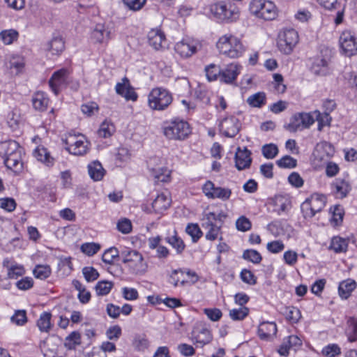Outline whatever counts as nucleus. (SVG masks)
<instances>
[{
  "label": "nucleus",
  "instance_id": "f257e3e1",
  "mask_svg": "<svg viewBox=\"0 0 357 357\" xmlns=\"http://www.w3.org/2000/svg\"><path fill=\"white\" fill-rule=\"evenodd\" d=\"M0 155L6 167L17 174L23 169L22 149L14 140L0 143Z\"/></svg>",
  "mask_w": 357,
  "mask_h": 357
},
{
  "label": "nucleus",
  "instance_id": "f03ea898",
  "mask_svg": "<svg viewBox=\"0 0 357 357\" xmlns=\"http://www.w3.org/2000/svg\"><path fill=\"white\" fill-rule=\"evenodd\" d=\"M216 47L220 54L229 59L242 56L246 50L240 38L229 33L222 36L218 39Z\"/></svg>",
  "mask_w": 357,
  "mask_h": 357
},
{
  "label": "nucleus",
  "instance_id": "7ed1b4c3",
  "mask_svg": "<svg viewBox=\"0 0 357 357\" xmlns=\"http://www.w3.org/2000/svg\"><path fill=\"white\" fill-rule=\"evenodd\" d=\"M164 135L171 140H184L191 133L189 123L180 118L166 121L162 125Z\"/></svg>",
  "mask_w": 357,
  "mask_h": 357
},
{
  "label": "nucleus",
  "instance_id": "20e7f679",
  "mask_svg": "<svg viewBox=\"0 0 357 357\" xmlns=\"http://www.w3.org/2000/svg\"><path fill=\"white\" fill-rule=\"evenodd\" d=\"M173 101L172 93L163 87H155L147 96V105L151 110L165 111Z\"/></svg>",
  "mask_w": 357,
  "mask_h": 357
},
{
  "label": "nucleus",
  "instance_id": "39448f33",
  "mask_svg": "<svg viewBox=\"0 0 357 357\" xmlns=\"http://www.w3.org/2000/svg\"><path fill=\"white\" fill-rule=\"evenodd\" d=\"M252 14L265 20H274L277 16V9L273 2L268 0H252L250 3Z\"/></svg>",
  "mask_w": 357,
  "mask_h": 357
},
{
  "label": "nucleus",
  "instance_id": "423d86ee",
  "mask_svg": "<svg viewBox=\"0 0 357 357\" xmlns=\"http://www.w3.org/2000/svg\"><path fill=\"white\" fill-rule=\"evenodd\" d=\"M121 257L122 262L127 264L132 273L138 274L146 271V264L143 256L137 250L125 248L121 252Z\"/></svg>",
  "mask_w": 357,
  "mask_h": 357
},
{
  "label": "nucleus",
  "instance_id": "0eeeda50",
  "mask_svg": "<svg viewBox=\"0 0 357 357\" xmlns=\"http://www.w3.org/2000/svg\"><path fill=\"white\" fill-rule=\"evenodd\" d=\"M67 151L75 155H83L89 150L90 143L87 141L84 135L78 133H70L65 139Z\"/></svg>",
  "mask_w": 357,
  "mask_h": 357
},
{
  "label": "nucleus",
  "instance_id": "6e6552de",
  "mask_svg": "<svg viewBox=\"0 0 357 357\" xmlns=\"http://www.w3.org/2000/svg\"><path fill=\"white\" fill-rule=\"evenodd\" d=\"M210 12L215 18L221 21L234 20L238 16L234 6L223 1L211 4Z\"/></svg>",
  "mask_w": 357,
  "mask_h": 357
},
{
  "label": "nucleus",
  "instance_id": "1a4fd4ad",
  "mask_svg": "<svg viewBox=\"0 0 357 357\" xmlns=\"http://www.w3.org/2000/svg\"><path fill=\"white\" fill-rule=\"evenodd\" d=\"M298 42V34L294 29H284L278 35V47L280 52L289 54Z\"/></svg>",
  "mask_w": 357,
  "mask_h": 357
},
{
  "label": "nucleus",
  "instance_id": "9d476101",
  "mask_svg": "<svg viewBox=\"0 0 357 357\" xmlns=\"http://www.w3.org/2000/svg\"><path fill=\"white\" fill-rule=\"evenodd\" d=\"M161 164V160L158 158L150 159L148 162L149 169L153 178L155 183H167L170 181L171 171Z\"/></svg>",
  "mask_w": 357,
  "mask_h": 357
},
{
  "label": "nucleus",
  "instance_id": "9b49d317",
  "mask_svg": "<svg viewBox=\"0 0 357 357\" xmlns=\"http://www.w3.org/2000/svg\"><path fill=\"white\" fill-rule=\"evenodd\" d=\"M71 79L69 71L66 68H61L54 72L49 80V85L55 95H58L60 91L67 86Z\"/></svg>",
  "mask_w": 357,
  "mask_h": 357
},
{
  "label": "nucleus",
  "instance_id": "f8f14e48",
  "mask_svg": "<svg viewBox=\"0 0 357 357\" xmlns=\"http://www.w3.org/2000/svg\"><path fill=\"white\" fill-rule=\"evenodd\" d=\"M221 134L227 137H234L241 130V123L234 116H229L222 119L219 123Z\"/></svg>",
  "mask_w": 357,
  "mask_h": 357
},
{
  "label": "nucleus",
  "instance_id": "ddd939ff",
  "mask_svg": "<svg viewBox=\"0 0 357 357\" xmlns=\"http://www.w3.org/2000/svg\"><path fill=\"white\" fill-rule=\"evenodd\" d=\"M199 47L200 44L197 40L187 38L176 43L174 50L181 57L188 58L196 53Z\"/></svg>",
  "mask_w": 357,
  "mask_h": 357
},
{
  "label": "nucleus",
  "instance_id": "4468645a",
  "mask_svg": "<svg viewBox=\"0 0 357 357\" xmlns=\"http://www.w3.org/2000/svg\"><path fill=\"white\" fill-rule=\"evenodd\" d=\"M339 41L342 51L346 56H351L357 52V41L350 31H343Z\"/></svg>",
  "mask_w": 357,
  "mask_h": 357
},
{
  "label": "nucleus",
  "instance_id": "2eb2a0df",
  "mask_svg": "<svg viewBox=\"0 0 357 357\" xmlns=\"http://www.w3.org/2000/svg\"><path fill=\"white\" fill-rule=\"evenodd\" d=\"M335 153L334 146L329 142L324 141L318 143L313 151L314 160L319 162L327 161Z\"/></svg>",
  "mask_w": 357,
  "mask_h": 357
},
{
  "label": "nucleus",
  "instance_id": "dca6fc26",
  "mask_svg": "<svg viewBox=\"0 0 357 357\" xmlns=\"http://www.w3.org/2000/svg\"><path fill=\"white\" fill-rule=\"evenodd\" d=\"M252 162L251 152L246 147H238L235 154V166L238 170L250 167Z\"/></svg>",
  "mask_w": 357,
  "mask_h": 357
},
{
  "label": "nucleus",
  "instance_id": "f3484780",
  "mask_svg": "<svg viewBox=\"0 0 357 357\" xmlns=\"http://www.w3.org/2000/svg\"><path fill=\"white\" fill-rule=\"evenodd\" d=\"M202 227L206 231L205 237L207 240L215 241L218 238L222 240V237H220L221 226L215 225L213 222L210 220V218H206L203 215Z\"/></svg>",
  "mask_w": 357,
  "mask_h": 357
},
{
  "label": "nucleus",
  "instance_id": "a211bd4d",
  "mask_svg": "<svg viewBox=\"0 0 357 357\" xmlns=\"http://www.w3.org/2000/svg\"><path fill=\"white\" fill-rule=\"evenodd\" d=\"M241 66L237 63H231L222 70L220 82L226 84L233 83L240 74Z\"/></svg>",
  "mask_w": 357,
  "mask_h": 357
},
{
  "label": "nucleus",
  "instance_id": "6ab92c4d",
  "mask_svg": "<svg viewBox=\"0 0 357 357\" xmlns=\"http://www.w3.org/2000/svg\"><path fill=\"white\" fill-rule=\"evenodd\" d=\"M351 189L349 182L344 178H337L331 183L332 192L339 199L346 197Z\"/></svg>",
  "mask_w": 357,
  "mask_h": 357
},
{
  "label": "nucleus",
  "instance_id": "aec40b11",
  "mask_svg": "<svg viewBox=\"0 0 357 357\" xmlns=\"http://www.w3.org/2000/svg\"><path fill=\"white\" fill-rule=\"evenodd\" d=\"M149 44L155 50H160L165 47L166 38L163 32L159 29H152L147 35Z\"/></svg>",
  "mask_w": 357,
  "mask_h": 357
},
{
  "label": "nucleus",
  "instance_id": "412c9836",
  "mask_svg": "<svg viewBox=\"0 0 357 357\" xmlns=\"http://www.w3.org/2000/svg\"><path fill=\"white\" fill-rule=\"evenodd\" d=\"M277 331L275 323L264 321L258 327V335L262 340H270L276 335Z\"/></svg>",
  "mask_w": 357,
  "mask_h": 357
},
{
  "label": "nucleus",
  "instance_id": "4be33fe9",
  "mask_svg": "<svg viewBox=\"0 0 357 357\" xmlns=\"http://www.w3.org/2000/svg\"><path fill=\"white\" fill-rule=\"evenodd\" d=\"M171 204V198L168 192L158 194L152 202V208L155 213H162Z\"/></svg>",
  "mask_w": 357,
  "mask_h": 357
},
{
  "label": "nucleus",
  "instance_id": "5701e85b",
  "mask_svg": "<svg viewBox=\"0 0 357 357\" xmlns=\"http://www.w3.org/2000/svg\"><path fill=\"white\" fill-rule=\"evenodd\" d=\"M110 31L104 24H98L91 32V39L96 43H105L109 39Z\"/></svg>",
  "mask_w": 357,
  "mask_h": 357
},
{
  "label": "nucleus",
  "instance_id": "b1692460",
  "mask_svg": "<svg viewBox=\"0 0 357 357\" xmlns=\"http://www.w3.org/2000/svg\"><path fill=\"white\" fill-rule=\"evenodd\" d=\"M165 241L169 243L174 249L176 250L177 254H181L185 250V245L183 241L180 238L176 230L172 234H169L165 238Z\"/></svg>",
  "mask_w": 357,
  "mask_h": 357
},
{
  "label": "nucleus",
  "instance_id": "393cba45",
  "mask_svg": "<svg viewBox=\"0 0 357 357\" xmlns=\"http://www.w3.org/2000/svg\"><path fill=\"white\" fill-rule=\"evenodd\" d=\"M47 45V50L53 55L60 54L65 48L63 39L59 35L54 36Z\"/></svg>",
  "mask_w": 357,
  "mask_h": 357
},
{
  "label": "nucleus",
  "instance_id": "a878e982",
  "mask_svg": "<svg viewBox=\"0 0 357 357\" xmlns=\"http://www.w3.org/2000/svg\"><path fill=\"white\" fill-rule=\"evenodd\" d=\"M356 282L352 279H347L339 284L338 293L342 298H348L351 292L356 288Z\"/></svg>",
  "mask_w": 357,
  "mask_h": 357
},
{
  "label": "nucleus",
  "instance_id": "bb28decb",
  "mask_svg": "<svg viewBox=\"0 0 357 357\" xmlns=\"http://www.w3.org/2000/svg\"><path fill=\"white\" fill-rule=\"evenodd\" d=\"M328 60L322 57H317L313 59L310 69L315 75H326L328 73Z\"/></svg>",
  "mask_w": 357,
  "mask_h": 357
},
{
  "label": "nucleus",
  "instance_id": "cd10ccee",
  "mask_svg": "<svg viewBox=\"0 0 357 357\" xmlns=\"http://www.w3.org/2000/svg\"><path fill=\"white\" fill-rule=\"evenodd\" d=\"M192 336L195 342L199 344L200 346L209 343L212 339L210 331L206 328L194 330Z\"/></svg>",
  "mask_w": 357,
  "mask_h": 357
},
{
  "label": "nucleus",
  "instance_id": "c85d7f7f",
  "mask_svg": "<svg viewBox=\"0 0 357 357\" xmlns=\"http://www.w3.org/2000/svg\"><path fill=\"white\" fill-rule=\"evenodd\" d=\"M88 172L93 181H98L103 178L105 171L100 162L94 161L88 165Z\"/></svg>",
  "mask_w": 357,
  "mask_h": 357
},
{
  "label": "nucleus",
  "instance_id": "c756f323",
  "mask_svg": "<svg viewBox=\"0 0 357 357\" xmlns=\"http://www.w3.org/2000/svg\"><path fill=\"white\" fill-rule=\"evenodd\" d=\"M252 107L261 108L266 103V96L264 92H257L250 96L246 100Z\"/></svg>",
  "mask_w": 357,
  "mask_h": 357
},
{
  "label": "nucleus",
  "instance_id": "7c9ffc66",
  "mask_svg": "<svg viewBox=\"0 0 357 357\" xmlns=\"http://www.w3.org/2000/svg\"><path fill=\"white\" fill-rule=\"evenodd\" d=\"M33 107L40 111H44L47 109L49 99L43 92H37L32 98Z\"/></svg>",
  "mask_w": 357,
  "mask_h": 357
},
{
  "label": "nucleus",
  "instance_id": "2f4dec72",
  "mask_svg": "<svg viewBox=\"0 0 357 357\" xmlns=\"http://www.w3.org/2000/svg\"><path fill=\"white\" fill-rule=\"evenodd\" d=\"M34 155L38 160L45 163L47 166H52L54 164V158L45 147H38L34 151Z\"/></svg>",
  "mask_w": 357,
  "mask_h": 357
},
{
  "label": "nucleus",
  "instance_id": "473e14b6",
  "mask_svg": "<svg viewBox=\"0 0 357 357\" xmlns=\"http://www.w3.org/2000/svg\"><path fill=\"white\" fill-rule=\"evenodd\" d=\"M168 282L175 287L179 284L184 285L187 282L185 278V271L181 268L172 271L169 275Z\"/></svg>",
  "mask_w": 357,
  "mask_h": 357
},
{
  "label": "nucleus",
  "instance_id": "72a5a7b5",
  "mask_svg": "<svg viewBox=\"0 0 357 357\" xmlns=\"http://www.w3.org/2000/svg\"><path fill=\"white\" fill-rule=\"evenodd\" d=\"M52 314L48 312H43L37 321V326L41 332H49L52 328Z\"/></svg>",
  "mask_w": 357,
  "mask_h": 357
},
{
  "label": "nucleus",
  "instance_id": "f704fd0d",
  "mask_svg": "<svg viewBox=\"0 0 357 357\" xmlns=\"http://www.w3.org/2000/svg\"><path fill=\"white\" fill-rule=\"evenodd\" d=\"M312 206V210L316 213L321 211L326 204V197L319 194H314L307 199Z\"/></svg>",
  "mask_w": 357,
  "mask_h": 357
},
{
  "label": "nucleus",
  "instance_id": "c9c22d12",
  "mask_svg": "<svg viewBox=\"0 0 357 357\" xmlns=\"http://www.w3.org/2000/svg\"><path fill=\"white\" fill-rule=\"evenodd\" d=\"M19 33L15 29H6L0 32V39L5 45H10L17 40Z\"/></svg>",
  "mask_w": 357,
  "mask_h": 357
},
{
  "label": "nucleus",
  "instance_id": "e433bc0d",
  "mask_svg": "<svg viewBox=\"0 0 357 357\" xmlns=\"http://www.w3.org/2000/svg\"><path fill=\"white\" fill-rule=\"evenodd\" d=\"M347 246L348 244L346 239L339 236H335L333 237L331 240L330 249L333 250L337 253L343 252L347 251Z\"/></svg>",
  "mask_w": 357,
  "mask_h": 357
},
{
  "label": "nucleus",
  "instance_id": "4c0bfd02",
  "mask_svg": "<svg viewBox=\"0 0 357 357\" xmlns=\"http://www.w3.org/2000/svg\"><path fill=\"white\" fill-rule=\"evenodd\" d=\"M206 76L207 79L209 82L215 81L219 77L220 79V75L222 73V69L219 66L211 63L206 66L204 68Z\"/></svg>",
  "mask_w": 357,
  "mask_h": 357
},
{
  "label": "nucleus",
  "instance_id": "58836bf2",
  "mask_svg": "<svg viewBox=\"0 0 357 357\" xmlns=\"http://www.w3.org/2000/svg\"><path fill=\"white\" fill-rule=\"evenodd\" d=\"M313 114L315 115L316 120L318 122L317 129L321 131L325 126H329L331 121V117L328 112L321 113L318 110H315Z\"/></svg>",
  "mask_w": 357,
  "mask_h": 357
},
{
  "label": "nucleus",
  "instance_id": "ea45409f",
  "mask_svg": "<svg viewBox=\"0 0 357 357\" xmlns=\"http://www.w3.org/2000/svg\"><path fill=\"white\" fill-rule=\"evenodd\" d=\"M346 333L349 342H354L357 341V319L350 318L349 319Z\"/></svg>",
  "mask_w": 357,
  "mask_h": 357
},
{
  "label": "nucleus",
  "instance_id": "a19ab883",
  "mask_svg": "<svg viewBox=\"0 0 357 357\" xmlns=\"http://www.w3.org/2000/svg\"><path fill=\"white\" fill-rule=\"evenodd\" d=\"M249 314V309L246 307H239L229 310V317L234 321L243 320Z\"/></svg>",
  "mask_w": 357,
  "mask_h": 357
},
{
  "label": "nucleus",
  "instance_id": "79ce46f5",
  "mask_svg": "<svg viewBox=\"0 0 357 357\" xmlns=\"http://www.w3.org/2000/svg\"><path fill=\"white\" fill-rule=\"evenodd\" d=\"M115 132V127L111 122L104 121L101 123L98 134L100 137L107 138L113 135Z\"/></svg>",
  "mask_w": 357,
  "mask_h": 357
},
{
  "label": "nucleus",
  "instance_id": "37998d69",
  "mask_svg": "<svg viewBox=\"0 0 357 357\" xmlns=\"http://www.w3.org/2000/svg\"><path fill=\"white\" fill-rule=\"evenodd\" d=\"M33 275L40 280L47 278L51 274V268L48 265H36L33 271Z\"/></svg>",
  "mask_w": 357,
  "mask_h": 357
},
{
  "label": "nucleus",
  "instance_id": "c03bdc74",
  "mask_svg": "<svg viewBox=\"0 0 357 357\" xmlns=\"http://www.w3.org/2000/svg\"><path fill=\"white\" fill-rule=\"evenodd\" d=\"M113 287V283L107 280L99 281L96 285V291L98 296L107 295Z\"/></svg>",
  "mask_w": 357,
  "mask_h": 357
},
{
  "label": "nucleus",
  "instance_id": "a18cd8bd",
  "mask_svg": "<svg viewBox=\"0 0 357 357\" xmlns=\"http://www.w3.org/2000/svg\"><path fill=\"white\" fill-rule=\"evenodd\" d=\"M119 256H121V253L119 254L118 249L114 247H112L104 252L102 256V259L105 263L112 264L114 259Z\"/></svg>",
  "mask_w": 357,
  "mask_h": 357
},
{
  "label": "nucleus",
  "instance_id": "49530a36",
  "mask_svg": "<svg viewBox=\"0 0 357 357\" xmlns=\"http://www.w3.org/2000/svg\"><path fill=\"white\" fill-rule=\"evenodd\" d=\"M185 231L192 237L194 243L197 242L202 236V231L197 224H188L185 228Z\"/></svg>",
  "mask_w": 357,
  "mask_h": 357
},
{
  "label": "nucleus",
  "instance_id": "de8ad7c7",
  "mask_svg": "<svg viewBox=\"0 0 357 357\" xmlns=\"http://www.w3.org/2000/svg\"><path fill=\"white\" fill-rule=\"evenodd\" d=\"M277 165L280 168L292 169L296 167L297 160L290 155H284L276 161Z\"/></svg>",
  "mask_w": 357,
  "mask_h": 357
},
{
  "label": "nucleus",
  "instance_id": "09e8293b",
  "mask_svg": "<svg viewBox=\"0 0 357 357\" xmlns=\"http://www.w3.org/2000/svg\"><path fill=\"white\" fill-rule=\"evenodd\" d=\"M25 274V268L21 264H13L8 268V276L10 279H16Z\"/></svg>",
  "mask_w": 357,
  "mask_h": 357
},
{
  "label": "nucleus",
  "instance_id": "8fccbe9b",
  "mask_svg": "<svg viewBox=\"0 0 357 357\" xmlns=\"http://www.w3.org/2000/svg\"><path fill=\"white\" fill-rule=\"evenodd\" d=\"M286 128L290 132H296L297 130H303V124L301 122L299 113L295 114L290 119L289 123L286 126Z\"/></svg>",
  "mask_w": 357,
  "mask_h": 357
},
{
  "label": "nucleus",
  "instance_id": "3c124183",
  "mask_svg": "<svg viewBox=\"0 0 357 357\" xmlns=\"http://www.w3.org/2000/svg\"><path fill=\"white\" fill-rule=\"evenodd\" d=\"M231 195V190L229 188L216 187L211 199H220L222 201L228 200Z\"/></svg>",
  "mask_w": 357,
  "mask_h": 357
},
{
  "label": "nucleus",
  "instance_id": "603ef678",
  "mask_svg": "<svg viewBox=\"0 0 357 357\" xmlns=\"http://www.w3.org/2000/svg\"><path fill=\"white\" fill-rule=\"evenodd\" d=\"M263 155L267 159L274 158L278 153V148L274 144H265L261 148Z\"/></svg>",
  "mask_w": 357,
  "mask_h": 357
},
{
  "label": "nucleus",
  "instance_id": "864d4df0",
  "mask_svg": "<svg viewBox=\"0 0 357 357\" xmlns=\"http://www.w3.org/2000/svg\"><path fill=\"white\" fill-rule=\"evenodd\" d=\"M290 206V202L287 199L280 197H277L275 200V211L278 215L286 212Z\"/></svg>",
  "mask_w": 357,
  "mask_h": 357
},
{
  "label": "nucleus",
  "instance_id": "5fc2aeb1",
  "mask_svg": "<svg viewBox=\"0 0 357 357\" xmlns=\"http://www.w3.org/2000/svg\"><path fill=\"white\" fill-rule=\"evenodd\" d=\"M10 321L17 326H23L27 322L26 311L24 310H16L11 317Z\"/></svg>",
  "mask_w": 357,
  "mask_h": 357
},
{
  "label": "nucleus",
  "instance_id": "6e6d98bb",
  "mask_svg": "<svg viewBox=\"0 0 357 357\" xmlns=\"http://www.w3.org/2000/svg\"><path fill=\"white\" fill-rule=\"evenodd\" d=\"M81 251L88 256H93L100 249V245L96 243H85L81 245Z\"/></svg>",
  "mask_w": 357,
  "mask_h": 357
},
{
  "label": "nucleus",
  "instance_id": "4d7b16f0",
  "mask_svg": "<svg viewBox=\"0 0 357 357\" xmlns=\"http://www.w3.org/2000/svg\"><path fill=\"white\" fill-rule=\"evenodd\" d=\"M243 258L254 264H259L262 259L260 253L255 250H245L243 254Z\"/></svg>",
  "mask_w": 357,
  "mask_h": 357
},
{
  "label": "nucleus",
  "instance_id": "13d9d810",
  "mask_svg": "<svg viewBox=\"0 0 357 357\" xmlns=\"http://www.w3.org/2000/svg\"><path fill=\"white\" fill-rule=\"evenodd\" d=\"M132 344L138 351H144L149 347V342L145 335H139L135 337Z\"/></svg>",
  "mask_w": 357,
  "mask_h": 357
},
{
  "label": "nucleus",
  "instance_id": "bf43d9fd",
  "mask_svg": "<svg viewBox=\"0 0 357 357\" xmlns=\"http://www.w3.org/2000/svg\"><path fill=\"white\" fill-rule=\"evenodd\" d=\"M82 273L88 282H93L99 277V273L96 268L91 266L83 268Z\"/></svg>",
  "mask_w": 357,
  "mask_h": 357
},
{
  "label": "nucleus",
  "instance_id": "052dcab7",
  "mask_svg": "<svg viewBox=\"0 0 357 357\" xmlns=\"http://www.w3.org/2000/svg\"><path fill=\"white\" fill-rule=\"evenodd\" d=\"M341 353L340 347L336 344H330L324 347L322 349V354L328 357H335Z\"/></svg>",
  "mask_w": 357,
  "mask_h": 357
},
{
  "label": "nucleus",
  "instance_id": "680f3d73",
  "mask_svg": "<svg viewBox=\"0 0 357 357\" xmlns=\"http://www.w3.org/2000/svg\"><path fill=\"white\" fill-rule=\"evenodd\" d=\"M236 227L238 231H247L251 229L252 223L248 218L242 215L236 221Z\"/></svg>",
  "mask_w": 357,
  "mask_h": 357
},
{
  "label": "nucleus",
  "instance_id": "e2e57ef3",
  "mask_svg": "<svg viewBox=\"0 0 357 357\" xmlns=\"http://www.w3.org/2000/svg\"><path fill=\"white\" fill-rule=\"evenodd\" d=\"M10 68H15L16 73H19L24 67V58L20 56H13L10 59Z\"/></svg>",
  "mask_w": 357,
  "mask_h": 357
},
{
  "label": "nucleus",
  "instance_id": "0e129e2a",
  "mask_svg": "<svg viewBox=\"0 0 357 357\" xmlns=\"http://www.w3.org/2000/svg\"><path fill=\"white\" fill-rule=\"evenodd\" d=\"M286 318L289 321L296 323L301 318L300 310L295 307H287L285 311Z\"/></svg>",
  "mask_w": 357,
  "mask_h": 357
},
{
  "label": "nucleus",
  "instance_id": "69168bd1",
  "mask_svg": "<svg viewBox=\"0 0 357 357\" xmlns=\"http://www.w3.org/2000/svg\"><path fill=\"white\" fill-rule=\"evenodd\" d=\"M333 215L331 218V222L334 223L335 225H340L343 219L344 215V209L340 205H336L333 207Z\"/></svg>",
  "mask_w": 357,
  "mask_h": 357
},
{
  "label": "nucleus",
  "instance_id": "338daca9",
  "mask_svg": "<svg viewBox=\"0 0 357 357\" xmlns=\"http://www.w3.org/2000/svg\"><path fill=\"white\" fill-rule=\"evenodd\" d=\"M33 286V280L31 277H24L16 282V287L22 291H26Z\"/></svg>",
  "mask_w": 357,
  "mask_h": 357
},
{
  "label": "nucleus",
  "instance_id": "774afa93",
  "mask_svg": "<svg viewBox=\"0 0 357 357\" xmlns=\"http://www.w3.org/2000/svg\"><path fill=\"white\" fill-rule=\"evenodd\" d=\"M177 350L182 356L185 357L192 356L195 353V350L193 347L186 343L179 344L177 346Z\"/></svg>",
  "mask_w": 357,
  "mask_h": 357
}]
</instances>
